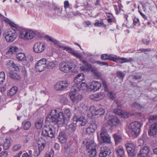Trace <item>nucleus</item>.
<instances>
[{
	"instance_id": "f257e3e1",
	"label": "nucleus",
	"mask_w": 157,
	"mask_h": 157,
	"mask_svg": "<svg viewBox=\"0 0 157 157\" xmlns=\"http://www.w3.org/2000/svg\"><path fill=\"white\" fill-rule=\"evenodd\" d=\"M71 113L69 109H65L64 113L62 112L58 113L56 109L51 110L48 114L46 119V123L52 122L54 124L59 122L63 124H67L70 117Z\"/></svg>"
},
{
	"instance_id": "f03ea898",
	"label": "nucleus",
	"mask_w": 157,
	"mask_h": 157,
	"mask_svg": "<svg viewBox=\"0 0 157 157\" xmlns=\"http://www.w3.org/2000/svg\"><path fill=\"white\" fill-rule=\"evenodd\" d=\"M9 24L13 30L9 31L6 33L5 38L7 42H12L15 40L17 38L16 32L18 29V25L10 21Z\"/></svg>"
},
{
	"instance_id": "7ed1b4c3",
	"label": "nucleus",
	"mask_w": 157,
	"mask_h": 157,
	"mask_svg": "<svg viewBox=\"0 0 157 157\" xmlns=\"http://www.w3.org/2000/svg\"><path fill=\"white\" fill-rule=\"evenodd\" d=\"M75 65L74 64L66 62H61L59 66L60 71L64 73H68L69 72H74Z\"/></svg>"
},
{
	"instance_id": "20e7f679",
	"label": "nucleus",
	"mask_w": 157,
	"mask_h": 157,
	"mask_svg": "<svg viewBox=\"0 0 157 157\" xmlns=\"http://www.w3.org/2000/svg\"><path fill=\"white\" fill-rule=\"evenodd\" d=\"M142 125V124L140 122L135 121L130 124L129 128L132 135L137 136L140 134V128Z\"/></svg>"
},
{
	"instance_id": "39448f33",
	"label": "nucleus",
	"mask_w": 157,
	"mask_h": 157,
	"mask_svg": "<svg viewBox=\"0 0 157 157\" xmlns=\"http://www.w3.org/2000/svg\"><path fill=\"white\" fill-rule=\"evenodd\" d=\"M96 144L93 141L89 140L86 142V147L88 155L90 157H95L96 154Z\"/></svg>"
},
{
	"instance_id": "423d86ee",
	"label": "nucleus",
	"mask_w": 157,
	"mask_h": 157,
	"mask_svg": "<svg viewBox=\"0 0 157 157\" xmlns=\"http://www.w3.org/2000/svg\"><path fill=\"white\" fill-rule=\"evenodd\" d=\"M55 129L52 126L48 125L43 128L42 135L44 136H48L51 138L54 137L55 134Z\"/></svg>"
},
{
	"instance_id": "0eeeda50",
	"label": "nucleus",
	"mask_w": 157,
	"mask_h": 157,
	"mask_svg": "<svg viewBox=\"0 0 157 157\" xmlns=\"http://www.w3.org/2000/svg\"><path fill=\"white\" fill-rule=\"evenodd\" d=\"M45 141L42 138L39 139L33 153L34 156H38L40 154L45 147Z\"/></svg>"
},
{
	"instance_id": "6e6552de",
	"label": "nucleus",
	"mask_w": 157,
	"mask_h": 157,
	"mask_svg": "<svg viewBox=\"0 0 157 157\" xmlns=\"http://www.w3.org/2000/svg\"><path fill=\"white\" fill-rule=\"evenodd\" d=\"M46 47V45L44 43L38 42L34 44L33 49L35 53L40 54L44 51Z\"/></svg>"
},
{
	"instance_id": "1a4fd4ad",
	"label": "nucleus",
	"mask_w": 157,
	"mask_h": 157,
	"mask_svg": "<svg viewBox=\"0 0 157 157\" xmlns=\"http://www.w3.org/2000/svg\"><path fill=\"white\" fill-rule=\"evenodd\" d=\"M47 60L43 58L37 61L35 65V68L36 71L40 72L44 71L46 68V64Z\"/></svg>"
},
{
	"instance_id": "9d476101",
	"label": "nucleus",
	"mask_w": 157,
	"mask_h": 157,
	"mask_svg": "<svg viewBox=\"0 0 157 157\" xmlns=\"http://www.w3.org/2000/svg\"><path fill=\"white\" fill-rule=\"evenodd\" d=\"M125 147L129 156H133L136 155L137 149L135 144L132 143H128L125 144Z\"/></svg>"
},
{
	"instance_id": "9b49d317",
	"label": "nucleus",
	"mask_w": 157,
	"mask_h": 157,
	"mask_svg": "<svg viewBox=\"0 0 157 157\" xmlns=\"http://www.w3.org/2000/svg\"><path fill=\"white\" fill-rule=\"evenodd\" d=\"M100 132L101 138L103 142L110 143L111 142V138L108 134L106 129L102 128Z\"/></svg>"
},
{
	"instance_id": "f8f14e48",
	"label": "nucleus",
	"mask_w": 157,
	"mask_h": 157,
	"mask_svg": "<svg viewBox=\"0 0 157 157\" xmlns=\"http://www.w3.org/2000/svg\"><path fill=\"white\" fill-rule=\"evenodd\" d=\"M89 110L92 116L98 115L101 116L104 114L105 113V110L103 108L96 109L95 106H91L89 108Z\"/></svg>"
},
{
	"instance_id": "ddd939ff",
	"label": "nucleus",
	"mask_w": 157,
	"mask_h": 157,
	"mask_svg": "<svg viewBox=\"0 0 157 157\" xmlns=\"http://www.w3.org/2000/svg\"><path fill=\"white\" fill-rule=\"evenodd\" d=\"M97 128V125L95 121L90 122V124L86 130V134L90 135L93 133Z\"/></svg>"
},
{
	"instance_id": "4468645a",
	"label": "nucleus",
	"mask_w": 157,
	"mask_h": 157,
	"mask_svg": "<svg viewBox=\"0 0 157 157\" xmlns=\"http://www.w3.org/2000/svg\"><path fill=\"white\" fill-rule=\"evenodd\" d=\"M101 83L98 81H92L90 83L88 87V91H96L98 90L101 87Z\"/></svg>"
},
{
	"instance_id": "2eb2a0df",
	"label": "nucleus",
	"mask_w": 157,
	"mask_h": 157,
	"mask_svg": "<svg viewBox=\"0 0 157 157\" xmlns=\"http://www.w3.org/2000/svg\"><path fill=\"white\" fill-rule=\"evenodd\" d=\"M11 67H13V69L12 71H10L9 72L10 76L13 79H18L19 78V76L16 71L19 70V68L14 63H13Z\"/></svg>"
},
{
	"instance_id": "dca6fc26",
	"label": "nucleus",
	"mask_w": 157,
	"mask_h": 157,
	"mask_svg": "<svg viewBox=\"0 0 157 157\" xmlns=\"http://www.w3.org/2000/svg\"><path fill=\"white\" fill-rule=\"evenodd\" d=\"M148 132L149 136H153L157 133V121L154 122L149 127Z\"/></svg>"
},
{
	"instance_id": "f3484780",
	"label": "nucleus",
	"mask_w": 157,
	"mask_h": 157,
	"mask_svg": "<svg viewBox=\"0 0 157 157\" xmlns=\"http://www.w3.org/2000/svg\"><path fill=\"white\" fill-rule=\"evenodd\" d=\"M72 102L74 104H77L82 100V96L81 94H78L76 96L75 94L69 95Z\"/></svg>"
},
{
	"instance_id": "a211bd4d",
	"label": "nucleus",
	"mask_w": 157,
	"mask_h": 157,
	"mask_svg": "<svg viewBox=\"0 0 157 157\" xmlns=\"http://www.w3.org/2000/svg\"><path fill=\"white\" fill-rule=\"evenodd\" d=\"M26 35L24 40L26 41L29 40L35 36L36 34L35 32L32 30L28 29L27 32H26Z\"/></svg>"
},
{
	"instance_id": "6ab92c4d",
	"label": "nucleus",
	"mask_w": 157,
	"mask_h": 157,
	"mask_svg": "<svg viewBox=\"0 0 157 157\" xmlns=\"http://www.w3.org/2000/svg\"><path fill=\"white\" fill-rule=\"evenodd\" d=\"M74 121H75L80 126H83L85 125L86 123V119L83 117H78L77 116H75L73 118Z\"/></svg>"
},
{
	"instance_id": "aec40b11",
	"label": "nucleus",
	"mask_w": 157,
	"mask_h": 157,
	"mask_svg": "<svg viewBox=\"0 0 157 157\" xmlns=\"http://www.w3.org/2000/svg\"><path fill=\"white\" fill-rule=\"evenodd\" d=\"M150 151L149 148L147 146L143 147L140 150L139 155L142 157H148Z\"/></svg>"
},
{
	"instance_id": "412c9836",
	"label": "nucleus",
	"mask_w": 157,
	"mask_h": 157,
	"mask_svg": "<svg viewBox=\"0 0 157 157\" xmlns=\"http://www.w3.org/2000/svg\"><path fill=\"white\" fill-rule=\"evenodd\" d=\"M82 62L83 64L80 67V68L82 71H89L91 70V65L90 64L83 60H82Z\"/></svg>"
},
{
	"instance_id": "4be33fe9",
	"label": "nucleus",
	"mask_w": 157,
	"mask_h": 157,
	"mask_svg": "<svg viewBox=\"0 0 157 157\" xmlns=\"http://www.w3.org/2000/svg\"><path fill=\"white\" fill-rule=\"evenodd\" d=\"M110 153V149L106 147H101L99 156L100 157H105L107 155H109Z\"/></svg>"
},
{
	"instance_id": "5701e85b",
	"label": "nucleus",
	"mask_w": 157,
	"mask_h": 157,
	"mask_svg": "<svg viewBox=\"0 0 157 157\" xmlns=\"http://www.w3.org/2000/svg\"><path fill=\"white\" fill-rule=\"evenodd\" d=\"M120 122V120L117 117H115L109 120L107 122L108 125L111 127L116 126L119 124Z\"/></svg>"
},
{
	"instance_id": "b1692460",
	"label": "nucleus",
	"mask_w": 157,
	"mask_h": 157,
	"mask_svg": "<svg viewBox=\"0 0 157 157\" xmlns=\"http://www.w3.org/2000/svg\"><path fill=\"white\" fill-rule=\"evenodd\" d=\"M105 94L103 93L99 92L91 95L90 96V98L93 100L98 101L103 98Z\"/></svg>"
},
{
	"instance_id": "393cba45",
	"label": "nucleus",
	"mask_w": 157,
	"mask_h": 157,
	"mask_svg": "<svg viewBox=\"0 0 157 157\" xmlns=\"http://www.w3.org/2000/svg\"><path fill=\"white\" fill-rule=\"evenodd\" d=\"M80 90V88L79 85L77 84H75L71 87L69 95L76 94Z\"/></svg>"
},
{
	"instance_id": "a878e982",
	"label": "nucleus",
	"mask_w": 157,
	"mask_h": 157,
	"mask_svg": "<svg viewBox=\"0 0 157 157\" xmlns=\"http://www.w3.org/2000/svg\"><path fill=\"white\" fill-rule=\"evenodd\" d=\"M18 29L17 31H19V37L20 39H23L24 40L25 36L26 35V32H27V29L22 28H21L18 25Z\"/></svg>"
},
{
	"instance_id": "bb28decb",
	"label": "nucleus",
	"mask_w": 157,
	"mask_h": 157,
	"mask_svg": "<svg viewBox=\"0 0 157 157\" xmlns=\"http://www.w3.org/2000/svg\"><path fill=\"white\" fill-rule=\"evenodd\" d=\"M58 139L61 143H65L67 142V138L64 132H62L59 133Z\"/></svg>"
},
{
	"instance_id": "cd10ccee",
	"label": "nucleus",
	"mask_w": 157,
	"mask_h": 157,
	"mask_svg": "<svg viewBox=\"0 0 157 157\" xmlns=\"http://www.w3.org/2000/svg\"><path fill=\"white\" fill-rule=\"evenodd\" d=\"M11 139L10 137H6L3 141V147L5 150L8 149L10 146V141Z\"/></svg>"
},
{
	"instance_id": "c85d7f7f",
	"label": "nucleus",
	"mask_w": 157,
	"mask_h": 157,
	"mask_svg": "<svg viewBox=\"0 0 157 157\" xmlns=\"http://www.w3.org/2000/svg\"><path fill=\"white\" fill-rule=\"evenodd\" d=\"M113 137L114 139L116 144H117L122 141V137L119 132L114 134L113 135Z\"/></svg>"
},
{
	"instance_id": "c756f323",
	"label": "nucleus",
	"mask_w": 157,
	"mask_h": 157,
	"mask_svg": "<svg viewBox=\"0 0 157 157\" xmlns=\"http://www.w3.org/2000/svg\"><path fill=\"white\" fill-rule=\"evenodd\" d=\"M116 153L118 155L117 157H123L124 155V152L122 146H119L116 150Z\"/></svg>"
},
{
	"instance_id": "7c9ffc66",
	"label": "nucleus",
	"mask_w": 157,
	"mask_h": 157,
	"mask_svg": "<svg viewBox=\"0 0 157 157\" xmlns=\"http://www.w3.org/2000/svg\"><path fill=\"white\" fill-rule=\"evenodd\" d=\"M59 101L63 105L67 104L68 103L67 95L65 94L61 95L59 98Z\"/></svg>"
},
{
	"instance_id": "2f4dec72",
	"label": "nucleus",
	"mask_w": 157,
	"mask_h": 157,
	"mask_svg": "<svg viewBox=\"0 0 157 157\" xmlns=\"http://www.w3.org/2000/svg\"><path fill=\"white\" fill-rule=\"evenodd\" d=\"M18 51V48L16 46H10L8 52L7 54H15Z\"/></svg>"
},
{
	"instance_id": "473e14b6",
	"label": "nucleus",
	"mask_w": 157,
	"mask_h": 157,
	"mask_svg": "<svg viewBox=\"0 0 157 157\" xmlns=\"http://www.w3.org/2000/svg\"><path fill=\"white\" fill-rule=\"evenodd\" d=\"M31 126V123L30 122L27 121H24L22 123V128L25 130H28Z\"/></svg>"
},
{
	"instance_id": "72a5a7b5",
	"label": "nucleus",
	"mask_w": 157,
	"mask_h": 157,
	"mask_svg": "<svg viewBox=\"0 0 157 157\" xmlns=\"http://www.w3.org/2000/svg\"><path fill=\"white\" fill-rule=\"evenodd\" d=\"M117 60H119V62L121 63H125L126 62H131L133 60V59L131 58H129L128 59L124 58H121L118 57Z\"/></svg>"
},
{
	"instance_id": "f704fd0d",
	"label": "nucleus",
	"mask_w": 157,
	"mask_h": 157,
	"mask_svg": "<svg viewBox=\"0 0 157 157\" xmlns=\"http://www.w3.org/2000/svg\"><path fill=\"white\" fill-rule=\"evenodd\" d=\"M67 49L68 50V48ZM69 50L68 51V52L71 53L72 55L77 58H79V59H81L82 58V57L80 54L76 52L75 50L72 49L71 48H69Z\"/></svg>"
},
{
	"instance_id": "c9c22d12",
	"label": "nucleus",
	"mask_w": 157,
	"mask_h": 157,
	"mask_svg": "<svg viewBox=\"0 0 157 157\" xmlns=\"http://www.w3.org/2000/svg\"><path fill=\"white\" fill-rule=\"evenodd\" d=\"M17 91V87L16 86H13L10 89L9 92L8 93V95L10 96H12L16 94Z\"/></svg>"
},
{
	"instance_id": "e433bc0d",
	"label": "nucleus",
	"mask_w": 157,
	"mask_h": 157,
	"mask_svg": "<svg viewBox=\"0 0 157 157\" xmlns=\"http://www.w3.org/2000/svg\"><path fill=\"white\" fill-rule=\"evenodd\" d=\"M62 81H60L57 82L55 85L54 88L55 89L58 91L63 90L62 86Z\"/></svg>"
},
{
	"instance_id": "4c0bfd02",
	"label": "nucleus",
	"mask_w": 157,
	"mask_h": 157,
	"mask_svg": "<svg viewBox=\"0 0 157 157\" xmlns=\"http://www.w3.org/2000/svg\"><path fill=\"white\" fill-rule=\"evenodd\" d=\"M16 58L19 61H24L26 59L25 55L23 53H19L17 55Z\"/></svg>"
},
{
	"instance_id": "58836bf2",
	"label": "nucleus",
	"mask_w": 157,
	"mask_h": 157,
	"mask_svg": "<svg viewBox=\"0 0 157 157\" xmlns=\"http://www.w3.org/2000/svg\"><path fill=\"white\" fill-rule=\"evenodd\" d=\"M94 25L95 26L102 27L107 29L106 25L104 24L103 21L99 22V21L96 20Z\"/></svg>"
},
{
	"instance_id": "ea45409f",
	"label": "nucleus",
	"mask_w": 157,
	"mask_h": 157,
	"mask_svg": "<svg viewBox=\"0 0 157 157\" xmlns=\"http://www.w3.org/2000/svg\"><path fill=\"white\" fill-rule=\"evenodd\" d=\"M76 124L75 123L71 124L67 127V128L70 132H73L76 129Z\"/></svg>"
},
{
	"instance_id": "a19ab883",
	"label": "nucleus",
	"mask_w": 157,
	"mask_h": 157,
	"mask_svg": "<svg viewBox=\"0 0 157 157\" xmlns=\"http://www.w3.org/2000/svg\"><path fill=\"white\" fill-rule=\"evenodd\" d=\"M62 86L63 90L66 89L68 87L69 83L67 80H62Z\"/></svg>"
},
{
	"instance_id": "79ce46f5",
	"label": "nucleus",
	"mask_w": 157,
	"mask_h": 157,
	"mask_svg": "<svg viewBox=\"0 0 157 157\" xmlns=\"http://www.w3.org/2000/svg\"><path fill=\"white\" fill-rule=\"evenodd\" d=\"M46 68L48 69H52L55 66L54 63L52 61L48 62L47 61L46 64Z\"/></svg>"
},
{
	"instance_id": "37998d69",
	"label": "nucleus",
	"mask_w": 157,
	"mask_h": 157,
	"mask_svg": "<svg viewBox=\"0 0 157 157\" xmlns=\"http://www.w3.org/2000/svg\"><path fill=\"white\" fill-rule=\"evenodd\" d=\"M118 57L115 55H109V60L116 62L117 60H118Z\"/></svg>"
},
{
	"instance_id": "c03bdc74",
	"label": "nucleus",
	"mask_w": 157,
	"mask_h": 157,
	"mask_svg": "<svg viewBox=\"0 0 157 157\" xmlns=\"http://www.w3.org/2000/svg\"><path fill=\"white\" fill-rule=\"evenodd\" d=\"M133 107L139 110L141 109L143 107L139 104L136 102H134L132 105Z\"/></svg>"
},
{
	"instance_id": "a18cd8bd",
	"label": "nucleus",
	"mask_w": 157,
	"mask_h": 157,
	"mask_svg": "<svg viewBox=\"0 0 157 157\" xmlns=\"http://www.w3.org/2000/svg\"><path fill=\"white\" fill-rule=\"evenodd\" d=\"M117 76L119 79H123L125 76L124 74L121 71H118L117 73Z\"/></svg>"
},
{
	"instance_id": "49530a36",
	"label": "nucleus",
	"mask_w": 157,
	"mask_h": 157,
	"mask_svg": "<svg viewBox=\"0 0 157 157\" xmlns=\"http://www.w3.org/2000/svg\"><path fill=\"white\" fill-rule=\"evenodd\" d=\"M46 37L49 40L53 43L55 44H57L59 43V41L58 40L52 38L51 37L49 36H47Z\"/></svg>"
},
{
	"instance_id": "de8ad7c7",
	"label": "nucleus",
	"mask_w": 157,
	"mask_h": 157,
	"mask_svg": "<svg viewBox=\"0 0 157 157\" xmlns=\"http://www.w3.org/2000/svg\"><path fill=\"white\" fill-rule=\"evenodd\" d=\"M89 85L87 86L86 83L84 82H82L80 84V89H81L82 90H84L86 89H87L88 91V87Z\"/></svg>"
},
{
	"instance_id": "09e8293b",
	"label": "nucleus",
	"mask_w": 157,
	"mask_h": 157,
	"mask_svg": "<svg viewBox=\"0 0 157 157\" xmlns=\"http://www.w3.org/2000/svg\"><path fill=\"white\" fill-rule=\"evenodd\" d=\"M57 46L59 47V48H62L63 50H65L66 51L68 52L69 51V49H68H68H68V48H70L68 46H63V44H59Z\"/></svg>"
},
{
	"instance_id": "8fccbe9b",
	"label": "nucleus",
	"mask_w": 157,
	"mask_h": 157,
	"mask_svg": "<svg viewBox=\"0 0 157 157\" xmlns=\"http://www.w3.org/2000/svg\"><path fill=\"white\" fill-rule=\"evenodd\" d=\"M82 79L79 78L77 75L75 77L74 79V82L75 83V84H77L78 85L82 81Z\"/></svg>"
},
{
	"instance_id": "3c124183",
	"label": "nucleus",
	"mask_w": 157,
	"mask_h": 157,
	"mask_svg": "<svg viewBox=\"0 0 157 157\" xmlns=\"http://www.w3.org/2000/svg\"><path fill=\"white\" fill-rule=\"evenodd\" d=\"M142 42L144 44L146 45H148L150 42L151 40L149 37L148 39H142Z\"/></svg>"
},
{
	"instance_id": "603ef678",
	"label": "nucleus",
	"mask_w": 157,
	"mask_h": 157,
	"mask_svg": "<svg viewBox=\"0 0 157 157\" xmlns=\"http://www.w3.org/2000/svg\"><path fill=\"white\" fill-rule=\"evenodd\" d=\"M54 153V151L52 149L50 150V152L45 154V157H53Z\"/></svg>"
},
{
	"instance_id": "864d4df0",
	"label": "nucleus",
	"mask_w": 157,
	"mask_h": 157,
	"mask_svg": "<svg viewBox=\"0 0 157 157\" xmlns=\"http://www.w3.org/2000/svg\"><path fill=\"white\" fill-rule=\"evenodd\" d=\"M133 23L134 25H137L140 24L139 20L138 18L135 17L133 19Z\"/></svg>"
},
{
	"instance_id": "5fc2aeb1",
	"label": "nucleus",
	"mask_w": 157,
	"mask_h": 157,
	"mask_svg": "<svg viewBox=\"0 0 157 157\" xmlns=\"http://www.w3.org/2000/svg\"><path fill=\"white\" fill-rule=\"evenodd\" d=\"M109 55L107 54H103L101 55V58L103 60H109Z\"/></svg>"
},
{
	"instance_id": "6e6d98bb",
	"label": "nucleus",
	"mask_w": 157,
	"mask_h": 157,
	"mask_svg": "<svg viewBox=\"0 0 157 157\" xmlns=\"http://www.w3.org/2000/svg\"><path fill=\"white\" fill-rule=\"evenodd\" d=\"M129 114L127 112L123 111L120 116L122 117L127 118L128 117Z\"/></svg>"
},
{
	"instance_id": "4d7b16f0",
	"label": "nucleus",
	"mask_w": 157,
	"mask_h": 157,
	"mask_svg": "<svg viewBox=\"0 0 157 157\" xmlns=\"http://www.w3.org/2000/svg\"><path fill=\"white\" fill-rule=\"evenodd\" d=\"M96 62L98 64L100 65L101 66L104 65L108 66L109 65V64L105 62H101L99 61H96Z\"/></svg>"
},
{
	"instance_id": "13d9d810",
	"label": "nucleus",
	"mask_w": 157,
	"mask_h": 157,
	"mask_svg": "<svg viewBox=\"0 0 157 157\" xmlns=\"http://www.w3.org/2000/svg\"><path fill=\"white\" fill-rule=\"evenodd\" d=\"M21 147V145L20 144H17L15 145L13 147L14 151H17L19 150Z\"/></svg>"
},
{
	"instance_id": "bf43d9fd",
	"label": "nucleus",
	"mask_w": 157,
	"mask_h": 157,
	"mask_svg": "<svg viewBox=\"0 0 157 157\" xmlns=\"http://www.w3.org/2000/svg\"><path fill=\"white\" fill-rule=\"evenodd\" d=\"M138 12L141 15V16L143 17V18L144 20H147V17L145 15H144L141 12V10L140 9L139 6H138Z\"/></svg>"
},
{
	"instance_id": "052dcab7",
	"label": "nucleus",
	"mask_w": 157,
	"mask_h": 157,
	"mask_svg": "<svg viewBox=\"0 0 157 157\" xmlns=\"http://www.w3.org/2000/svg\"><path fill=\"white\" fill-rule=\"evenodd\" d=\"M102 85L105 91H108V89L107 86L106 82L105 81L103 80L102 81Z\"/></svg>"
},
{
	"instance_id": "680f3d73",
	"label": "nucleus",
	"mask_w": 157,
	"mask_h": 157,
	"mask_svg": "<svg viewBox=\"0 0 157 157\" xmlns=\"http://www.w3.org/2000/svg\"><path fill=\"white\" fill-rule=\"evenodd\" d=\"M22 140L24 143H27L29 140V139L27 136H23L22 137Z\"/></svg>"
},
{
	"instance_id": "e2e57ef3",
	"label": "nucleus",
	"mask_w": 157,
	"mask_h": 157,
	"mask_svg": "<svg viewBox=\"0 0 157 157\" xmlns=\"http://www.w3.org/2000/svg\"><path fill=\"white\" fill-rule=\"evenodd\" d=\"M107 95L110 99H113L115 98V94L112 92H109Z\"/></svg>"
},
{
	"instance_id": "0e129e2a",
	"label": "nucleus",
	"mask_w": 157,
	"mask_h": 157,
	"mask_svg": "<svg viewBox=\"0 0 157 157\" xmlns=\"http://www.w3.org/2000/svg\"><path fill=\"white\" fill-rule=\"evenodd\" d=\"M35 126L37 129H40L42 126V124L41 123L38 122L35 123Z\"/></svg>"
},
{
	"instance_id": "69168bd1",
	"label": "nucleus",
	"mask_w": 157,
	"mask_h": 157,
	"mask_svg": "<svg viewBox=\"0 0 157 157\" xmlns=\"http://www.w3.org/2000/svg\"><path fill=\"white\" fill-rule=\"evenodd\" d=\"M83 24L85 27H88L91 25L90 22L88 21H85Z\"/></svg>"
},
{
	"instance_id": "338daca9",
	"label": "nucleus",
	"mask_w": 157,
	"mask_h": 157,
	"mask_svg": "<svg viewBox=\"0 0 157 157\" xmlns=\"http://www.w3.org/2000/svg\"><path fill=\"white\" fill-rule=\"evenodd\" d=\"M122 111H122L121 110L119 109H117V110H116V109L114 110V112L117 114L119 115L120 116L121 115V114Z\"/></svg>"
},
{
	"instance_id": "774afa93",
	"label": "nucleus",
	"mask_w": 157,
	"mask_h": 157,
	"mask_svg": "<svg viewBox=\"0 0 157 157\" xmlns=\"http://www.w3.org/2000/svg\"><path fill=\"white\" fill-rule=\"evenodd\" d=\"M77 76L78 77V78H82V81L84 80L85 78L84 75L82 74H79L77 75Z\"/></svg>"
}]
</instances>
